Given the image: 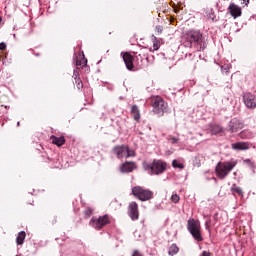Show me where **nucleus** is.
I'll use <instances>...</instances> for the list:
<instances>
[{
    "instance_id": "1",
    "label": "nucleus",
    "mask_w": 256,
    "mask_h": 256,
    "mask_svg": "<svg viewBox=\"0 0 256 256\" xmlns=\"http://www.w3.org/2000/svg\"><path fill=\"white\" fill-rule=\"evenodd\" d=\"M184 47L191 49L196 47L197 51L207 49V40L203 38V33L199 30H188L183 36Z\"/></svg>"
},
{
    "instance_id": "2",
    "label": "nucleus",
    "mask_w": 256,
    "mask_h": 256,
    "mask_svg": "<svg viewBox=\"0 0 256 256\" xmlns=\"http://www.w3.org/2000/svg\"><path fill=\"white\" fill-rule=\"evenodd\" d=\"M237 167V160L231 159L229 161L218 162L215 167V173L218 179H225L229 173Z\"/></svg>"
},
{
    "instance_id": "3",
    "label": "nucleus",
    "mask_w": 256,
    "mask_h": 256,
    "mask_svg": "<svg viewBox=\"0 0 256 256\" xmlns=\"http://www.w3.org/2000/svg\"><path fill=\"white\" fill-rule=\"evenodd\" d=\"M187 229L192 235L194 241L201 243L203 241V235L201 234V222L199 220H195V218H190L187 221Z\"/></svg>"
},
{
    "instance_id": "4",
    "label": "nucleus",
    "mask_w": 256,
    "mask_h": 256,
    "mask_svg": "<svg viewBox=\"0 0 256 256\" xmlns=\"http://www.w3.org/2000/svg\"><path fill=\"white\" fill-rule=\"evenodd\" d=\"M143 167L145 171H149L151 175H161V173H165L167 163L162 160H154L151 164L144 162Z\"/></svg>"
},
{
    "instance_id": "5",
    "label": "nucleus",
    "mask_w": 256,
    "mask_h": 256,
    "mask_svg": "<svg viewBox=\"0 0 256 256\" xmlns=\"http://www.w3.org/2000/svg\"><path fill=\"white\" fill-rule=\"evenodd\" d=\"M132 195L139 199V201H150V199H153V191L141 186H134L132 188Z\"/></svg>"
},
{
    "instance_id": "6",
    "label": "nucleus",
    "mask_w": 256,
    "mask_h": 256,
    "mask_svg": "<svg viewBox=\"0 0 256 256\" xmlns=\"http://www.w3.org/2000/svg\"><path fill=\"white\" fill-rule=\"evenodd\" d=\"M153 113L158 115V117H163L167 112V102L161 97H156L152 100Z\"/></svg>"
},
{
    "instance_id": "7",
    "label": "nucleus",
    "mask_w": 256,
    "mask_h": 256,
    "mask_svg": "<svg viewBox=\"0 0 256 256\" xmlns=\"http://www.w3.org/2000/svg\"><path fill=\"white\" fill-rule=\"evenodd\" d=\"M113 153L118 159H129L135 157V150L129 149V146L120 145L113 148Z\"/></svg>"
},
{
    "instance_id": "8",
    "label": "nucleus",
    "mask_w": 256,
    "mask_h": 256,
    "mask_svg": "<svg viewBox=\"0 0 256 256\" xmlns=\"http://www.w3.org/2000/svg\"><path fill=\"white\" fill-rule=\"evenodd\" d=\"M111 223V219L109 218V215L105 214L103 216L97 217H92L89 225L90 227H93L96 229V231H99L105 227V225H109Z\"/></svg>"
},
{
    "instance_id": "9",
    "label": "nucleus",
    "mask_w": 256,
    "mask_h": 256,
    "mask_svg": "<svg viewBox=\"0 0 256 256\" xmlns=\"http://www.w3.org/2000/svg\"><path fill=\"white\" fill-rule=\"evenodd\" d=\"M128 215L132 219V221H137L139 219V204L133 201L128 205Z\"/></svg>"
},
{
    "instance_id": "10",
    "label": "nucleus",
    "mask_w": 256,
    "mask_h": 256,
    "mask_svg": "<svg viewBox=\"0 0 256 256\" xmlns=\"http://www.w3.org/2000/svg\"><path fill=\"white\" fill-rule=\"evenodd\" d=\"M244 105L248 107V109H255L256 108V95L252 93H245L243 95Z\"/></svg>"
},
{
    "instance_id": "11",
    "label": "nucleus",
    "mask_w": 256,
    "mask_h": 256,
    "mask_svg": "<svg viewBox=\"0 0 256 256\" xmlns=\"http://www.w3.org/2000/svg\"><path fill=\"white\" fill-rule=\"evenodd\" d=\"M243 127H245L243 122L234 118L229 122L228 131L229 133H237L238 131H241Z\"/></svg>"
},
{
    "instance_id": "12",
    "label": "nucleus",
    "mask_w": 256,
    "mask_h": 256,
    "mask_svg": "<svg viewBox=\"0 0 256 256\" xmlns=\"http://www.w3.org/2000/svg\"><path fill=\"white\" fill-rule=\"evenodd\" d=\"M228 11L233 19H237L238 17H241V15H243V10L241 9V6L233 2L230 3V5L228 6Z\"/></svg>"
},
{
    "instance_id": "13",
    "label": "nucleus",
    "mask_w": 256,
    "mask_h": 256,
    "mask_svg": "<svg viewBox=\"0 0 256 256\" xmlns=\"http://www.w3.org/2000/svg\"><path fill=\"white\" fill-rule=\"evenodd\" d=\"M73 61L76 67H85V65H87V59L85 58V54H83V52H79L78 55L74 54Z\"/></svg>"
},
{
    "instance_id": "14",
    "label": "nucleus",
    "mask_w": 256,
    "mask_h": 256,
    "mask_svg": "<svg viewBox=\"0 0 256 256\" xmlns=\"http://www.w3.org/2000/svg\"><path fill=\"white\" fill-rule=\"evenodd\" d=\"M137 169L135 162H125L120 166L121 173H131Z\"/></svg>"
},
{
    "instance_id": "15",
    "label": "nucleus",
    "mask_w": 256,
    "mask_h": 256,
    "mask_svg": "<svg viewBox=\"0 0 256 256\" xmlns=\"http://www.w3.org/2000/svg\"><path fill=\"white\" fill-rule=\"evenodd\" d=\"M231 147L234 151H247L251 146L249 142H236L231 144Z\"/></svg>"
},
{
    "instance_id": "16",
    "label": "nucleus",
    "mask_w": 256,
    "mask_h": 256,
    "mask_svg": "<svg viewBox=\"0 0 256 256\" xmlns=\"http://www.w3.org/2000/svg\"><path fill=\"white\" fill-rule=\"evenodd\" d=\"M133 56L129 53H124L123 55V61L127 67L128 71H133Z\"/></svg>"
},
{
    "instance_id": "17",
    "label": "nucleus",
    "mask_w": 256,
    "mask_h": 256,
    "mask_svg": "<svg viewBox=\"0 0 256 256\" xmlns=\"http://www.w3.org/2000/svg\"><path fill=\"white\" fill-rule=\"evenodd\" d=\"M205 13L208 21H212L213 23L219 21V19H217V16L215 15V10H213V8H207Z\"/></svg>"
},
{
    "instance_id": "18",
    "label": "nucleus",
    "mask_w": 256,
    "mask_h": 256,
    "mask_svg": "<svg viewBox=\"0 0 256 256\" xmlns=\"http://www.w3.org/2000/svg\"><path fill=\"white\" fill-rule=\"evenodd\" d=\"M53 145H57V147H61L62 145L65 144V137L61 136V137H56L55 135H52L50 137Z\"/></svg>"
},
{
    "instance_id": "19",
    "label": "nucleus",
    "mask_w": 256,
    "mask_h": 256,
    "mask_svg": "<svg viewBox=\"0 0 256 256\" xmlns=\"http://www.w3.org/2000/svg\"><path fill=\"white\" fill-rule=\"evenodd\" d=\"M240 139H253L255 134L251 130H243L239 133Z\"/></svg>"
},
{
    "instance_id": "20",
    "label": "nucleus",
    "mask_w": 256,
    "mask_h": 256,
    "mask_svg": "<svg viewBox=\"0 0 256 256\" xmlns=\"http://www.w3.org/2000/svg\"><path fill=\"white\" fill-rule=\"evenodd\" d=\"M131 114L133 115L135 121H139L141 119V112L139 111V107L137 105L132 106Z\"/></svg>"
},
{
    "instance_id": "21",
    "label": "nucleus",
    "mask_w": 256,
    "mask_h": 256,
    "mask_svg": "<svg viewBox=\"0 0 256 256\" xmlns=\"http://www.w3.org/2000/svg\"><path fill=\"white\" fill-rule=\"evenodd\" d=\"M230 191H232L233 195L236 193L237 195H240V197H243V189H241V187L237 186L236 184L231 186Z\"/></svg>"
},
{
    "instance_id": "22",
    "label": "nucleus",
    "mask_w": 256,
    "mask_h": 256,
    "mask_svg": "<svg viewBox=\"0 0 256 256\" xmlns=\"http://www.w3.org/2000/svg\"><path fill=\"white\" fill-rule=\"evenodd\" d=\"M25 231H21L18 233V236L16 237V243L17 245H23V243L25 242Z\"/></svg>"
},
{
    "instance_id": "23",
    "label": "nucleus",
    "mask_w": 256,
    "mask_h": 256,
    "mask_svg": "<svg viewBox=\"0 0 256 256\" xmlns=\"http://www.w3.org/2000/svg\"><path fill=\"white\" fill-rule=\"evenodd\" d=\"M178 253H179V246H177V244H172L169 247L168 254L170 256H174V255H177Z\"/></svg>"
},
{
    "instance_id": "24",
    "label": "nucleus",
    "mask_w": 256,
    "mask_h": 256,
    "mask_svg": "<svg viewBox=\"0 0 256 256\" xmlns=\"http://www.w3.org/2000/svg\"><path fill=\"white\" fill-rule=\"evenodd\" d=\"M172 167H174V169H185V165L177 160L172 161Z\"/></svg>"
},
{
    "instance_id": "25",
    "label": "nucleus",
    "mask_w": 256,
    "mask_h": 256,
    "mask_svg": "<svg viewBox=\"0 0 256 256\" xmlns=\"http://www.w3.org/2000/svg\"><path fill=\"white\" fill-rule=\"evenodd\" d=\"M74 80H75L77 89H83V82L81 81V78H76Z\"/></svg>"
},
{
    "instance_id": "26",
    "label": "nucleus",
    "mask_w": 256,
    "mask_h": 256,
    "mask_svg": "<svg viewBox=\"0 0 256 256\" xmlns=\"http://www.w3.org/2000/svg\"><path fill=\"white\" fill-rule=\"evenodd\" d=\"M181 200V197H179L177 194H172L171 201L172 203H178Z\"/></svg>"
},
{
    "instance_id": "27",
    "label": "nucleus",
    "mask_w": 256,
    "mask_h": 256,
    "mask_svg": "<svg viewBox=\"0 0 256 256\" xmlns=\"http://www.w3.org/2000/svg\"><path fill=\"white\" fill-rule=\"evenodd\" d=\"M84 215L86 218H89L93 215V210L91 208H88L84 211Z\"/></svg>"
},
{
    "instance_id": "28",
    "label": "nucleus",
    "mask_w": 256,
    "mask_h": 256,
    "mask_svg": "<svg viewBox=\"0 0 256 256\" xmlns=\"http://www.w3.org/2000/svg\"><path fill=\"white\" fill-rule=\"evenodd\" d=\"M160 47H161V44L158 41L153 43V51H158Z\"/></svg>"
},
{
    "instance_id": "29",
    "label": "nucleus",
    "mask_w": 256,
    "mask_h": 256,
    "mask_svg": "<svg viewBox=\"0 0 256 256\" xmlns=\"http://www.w3.org/2000/svg\"><path fill=\"white\" fill-rule=\"evenodd\" d=\"M5 49H7V44H5L4 42L0 43V51H5Z\"/></svg>"
},
{
    "instance_id": "30",
    "label": "nucleus",
    "mask_w": 256,
    "mask_h": 256,
    "mask_svg": "<svg viewBox=\"0 0 256 256\" xmlns=\"http://www.w3.org/2000/svg\"><path fill=\"white\" fill-rule=\"evenodd\" d=\"M73 78H74V79H79V71L74 70V72H73Z\"/></svg>"
},
{
    "instance_id": "31",
    "label": "nucleus",
    "mask_w": 256,
    "mask_h": 256,
    "mask_svg": "<svg viewBox=\"0 0 256 256\" xmlns=\"http://www.w3.org/2000/svg\"><path fill=\"white\" fill-rule=\"evenodd\" d=\"M157 33H163V26H156Z\"/></svg>"
},
{
    "instance_id": "32",
    "label": "nucleus",
    "mask_w": 256,
    "mask_h": 256,
    "mask_svg": "<svg viewBox=\"0 0 256 256\" xmlns=\"http://www.w3.org/2000/svg\"><path fill=\"white\" fill-rule=\"evenodd\" d=\"M132 256H143V254H141V252H139L138 250H135Z\"/></svg>"
},
{
    "instance_id": "33",
    "label": "nucleus",
    "mask_w": 256,
    "mask_h": 256,
    "mask_svg": "<svg viewBox=\"0 0 256 256\" xmlns=\"http://www.w3.org/2000/svg\"><path fill=\"white\" fill-rule=\"evenodd\" d=\"M250 0H242L241 5H245L247 7L249 5Z\"/></svg>"
},
{
    "instance_id": "34",
    "label": "nucleus",
    "mask_w": 256,
    "mask_h": 256,
    "mask_svg": "<svg viewBox=\"0 0 256 256\" xmlns=\"http://www.w3.org/2000/svg\"><path fill=\"white\" fill-rule=\"evenodd\" d=\"M202 256H211V252L209 251H203Z\"/></svg>"
},
{
    "instance_id": "35",
    "label": "nucleus",
    "mask_w": 256,
    "mask_h": 256,
    "mask_svg": "<svg viewBox=\"0 0 256 256\" xmlns=\"http://www.w3.org/2000/svg\"><path fill=\"white\" fill-rule=\"evenodd\" d=\"M205 227H206L207 231H209V233H211V229H209V224L207 222L205 223Z\"/></svg>"
},
{
    "instance_id": "36",
    "label": "nucleus",
    "mask_w": 256,
    "mask_h": 256,
    "mask_svg": "<svg viewBox=\"0 0 256 256\" xmlns=\"http://www.w3.org/2000/svg\"><path fill=\"white\" fill-rule=\"evenodd\" d=\"M177 141H179V139H177V138H172V143H177Z\"/></svg>"
},
{
    "instance_id": "37",
    "label": "nucleus",
    "mask_w": 256,
    "mask_h": 256,
    "mask_svg": "<svg viewBox=\"0 0 256 256\" xmlns=\"http://www.w3.org/2000/svg\"><path fill=\"white\" fill-rule=\"evenodd\" d=\"M216 129L218 132L221 131V127H219V126H216Z\"/></svg>"
},
{
    "instance_id": "38",
    "label": "nucleus",
    "mask_w": 256,
    "mask_h": 256,
    "mask_svg": "<svg viewBox=\"0 0 256 256\" xmlns=\"http://www.w3.org/2000/svg\"><path fill=\"white\" fill-rule=\"evenodd\" d=\"M19 125H21V123H20V122H18V123H17V126H18V127H19Z\"/></svg>"
},
{
    "instance_id": "39",
    "label": "nucleus",
    "mask_w": 256,
    "mask_h": 256,
    "mask_svg": "<svg viewBox=\"0 0 256 256\" xmlns=\"http://www.w3.org/2000/svg\"><path fill=\"white\" fill-rule=\"evenodd\" d=\"M0 21H1V18H0Z\"/></svg>"
}]
</instances>
